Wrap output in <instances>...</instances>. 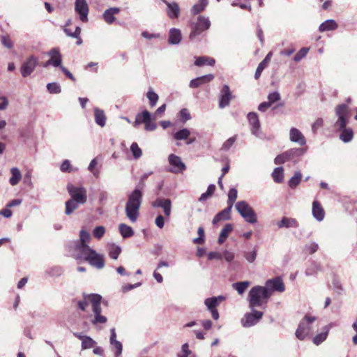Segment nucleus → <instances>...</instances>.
I'll return each mask as SVG.
<instances>
[{
    "label": "nucleus",
    "mask_w": 357,
    "mask_h": 357,
    "mask_svg": "<svg viewBox=\"0 0 357 357\" xmlns=\"http://www.w3.org/2000/svg\"><path fill=\"white\" fill-rule=\"evenodd\" d=\"M75 10L82 22L88 21L89 6L86 0H75Z\"/></svg>",
    "instance_id": "f8f14e48"
},
{
    "label": "nucleus",
    "mask_w": 357,
    "mask_h": 357,
    "mask_svg": "<svg viewBox=\"0 0 357 357\" xmlns=\"http://www.w3.org/2000/svg\"><path fill=\"white\" fill-rule=\"evenodd\" d=\"M182 35L180 29L172 28L169 31L168 43L171 45H178L181 43Z\"/></svg>",
    "instance_id": "4be33fe9"
},
{
    "label": "nucleus",
    "mask_w": 357,
    "mask_h": 357,
    "mask_svg": "<svg viewBox=\"0 0 357 357\" xmlns=\"http://www.w3.org/2000/svg\"><path fill=\"white\" fill-rule=\"evenodd\" d=\"M335 114L337 120L334 123V128L340 131V139L344 143L350 142L354 137V131L351 128H347L349 112L346 105H339L335 108Z\"/></svg>",
    "instance_id": "f257e3e1"
},
{
    "label": "nucleus",
    "mask_w": 357,
    "mask_h": 357,
    "mask_svg": "<svg viewBox=\"0 0 357 357\" xmlns=\"http://www.w3.org/2000/svg\"><path fill=\"white\" fill-rule=\"evenodd\" d=\"M146 97L149 100L150 106L151 107H155L159 98L158 95L153 90L149 89L146 93Z\"/></svg>",
    "instance_id": "c03bdc74"
},
{
    "label": "nucleus",
    "mask_w": 357,
    "mask_h": 357,
    "mask_svg": "<svg viewBox=\"0 0 357 357\" xmlns=\"http://www.w3.org/2000/svg\"><path fill=\"white\" fill-rule=\"evenodd\" d=\"M130 151L132 152L135 159L139 158L142 155V149L139 147L136 142H133L130 146Z\"/></svg>",
    "instance_id": "09e8293b"
},
{
    "label": "nucleus",
    "mask_w": 357,
    "mask_h": 357,
    "mask_svg": "<svg viewBox=\"0 0 357 357\" xmlns=\"http://www.w3.org/2000/svg\"><path fill=\"white\" fill-rule=\"evenodd\" d=\"M272 176L275 182H282L284 178L283 168L282 167H276L272 173Z\"/></svg>",
    "instance_id": "79ce46f5"
},
{
    "label": "nucleus",
    "mask_w": 357,
    "mask_h": 357,
    "mask_svg": "<svg viewBox=\"0 0 357 357\" xmlns=\"http://www.w3.org/2000/svg\"><path fill=\"white\" fill-rule=\"evenodd\" d=\"M98 165V161H97V159L96 158H94L93 159L89 167H88V169L93 173V174L96 176V177H98V170H96L95 169V167H96V165Z\"/></svg>",
    "instance_id": "e2e57ef3"
},
{
    "label": "nucleus",
    "mask_w": 357,
    "mask_h": 357,
    "mask_svg": "<svg viewBox=\"0 0 357 357\" xmlns=\"http://www.w3.org/2000/svg\"><path fill=\"white\" fill-rule=\"evenodd\" d=\"M191 354V351L189 349V346L188 343H185L181 347V353L178 354V357H188V356Z\"/></svg>",
    "instance_id": "13d9d810"
},
{
    "label": "nucleus",
    "mask_w": 357,
    "mask_h": 357,
    "mask_svg": "<svg viewBox=\"0 0 357 357\" xmlns=\"http://www.w3.org/2000/svg\"><path fill=\"white\" fill-rule=\"evenodd\" d=\"M151 117V114L149 111L144 110L141 113H139L136 115L135 120L133 123L134 127H137L139 124L145 123L149 120V118Z\"/></svg>",
    "instance_id": "7c9ffc66"
},
{
    "label": "nucleus",
    "mask_w": 357,
    "mask_h": 357,
    "mask_svg": "<svg viewBox=\"0 0 357 357\" xmlns=\"http://www.w3.org/2000/svg\"><path fill=\"white\" fill-rule=\"evenodd\" d=\"M328 326H325L324 331L321 332L319 334H317L314 338H313V343L316 345H319L321 343H322L327 337L328 334Z\"/></svg>",
    "instance_id": "ea45409f"
},
{
    "label": "nucleus",
    "mask_w": 357,
    "mask_h": 357,
    "mask_svg": "<svg viewBox=\"0 0 357 357\" xmlns=\"http://www.w3.org/2000/svg\"><path fill=\"white\" fill-rule=\"evenodd\" d=\"M265 288L270 291L271 296L274 291L283 292L285 290L284 282L280 277H276L271 280H268L266 282Z\"/></svg>",
    "instance_id": "ddd939ff"
},
{
    "label": "nucleus",
    "mask_w": 357,
    "mask_h": 357,
    "mask_svg": "<svg viewBox=\"0 0 357 357\" xmlns=\"http://www.w3.org/2000/svg\"><path fill=\"white\" fill-rule=\"evenodd\" d=\"M215 59L208 56H199L197 58L195 64L197 66L208 65L213 66L215 64Z\"/></svg>",
    "instance_id": "e433bc0d"
},
{
    "label": "nucleus",
    "mask_w": 357,
    "mask_h": 357,
    "mask_svg": "<svg viewBox=\"0 0 357 357\" xmlns=\"http://www.w3.org/2000/svg\"><path fill=\"white\" fill-rule=\"evenodd\" d=\"M337 22L333 20H327L321 23L319 27V30L321 32L326 31H333L337 28Z\"/></svg>",
    "instance_id": "c756f323"
},
{
    "label": "nucleus",
    "mask_w": 357,
    "mask_h": 357,
    "mask_svg": "<svg viewBox=\"0 0 357 357\" xmlns=\"http://www.w3.org/2000/svg\"><path fill=\"white\" fill-rule=\"evenodd\" d=\"M208 4V0H199L191 8L192 15H197L204 10Z\"/></svg>",
    "instance_id": "4c0bfd02"
},
{
    "label": "nucleus",
    "mask_w": 357,
    "mask_h": 357,
    "mask_svg": "<svg viewBox=\"0 0 357 357\" xmlns=\"http://www.w3.org/2000/svg\"><path fill=\"white\" fill-rule=\"evenodd\" d=\"M289 159L287 158L285 152L278 155L274 160V162L276 165H280L284 163L286 161H289Z\"/></svg>",
    "instance_id": "680f3d73"
},
{
    "label": "nucleus",
    "mask_w": 357,
    "mask_h": 357,
    "mask_svg": "<svg viewBox=\"0 0 357 357\" xmlns=\"http://www.w3.org/2000/svg\"><path fill=\"white\" fill-rule=\"evenodd\" d=\"M82 204L79 202L68 199L66 202L65 213L68 215H70L75 210H76Z\"/></svg>",
    "instance_id": "c9c22d12"
},
{
    "label": "nucleus",
    "mask_w": 357,
    "mask_h": 357,
    "mask_svg": "<svg viewBox=\"0 0 357 357\" xmlns=\"http://www.w3.org/2000/svg\"><path fill=\"white\" fill-rule=\"evenodd\" d=\"M190 135V132L187 128H183L177 132H176L173 137L176 140H184L188 139Z\"/></svg>",
    "instance_id": "58836bf2"
},
{
    "label": "nucleus",
    "mask_w": 357,
    "mask_h": 357,
    "mask_svg": "<svg viewBox=\"0 0 357 357\" xmlns=\"http://www.w3.org/2000/svg\"><path fill=\"white\" fill-rule=\"evenodd\" d=\"M78 259H84L89 264L98 269H102L105 266L104 255L96 252L91 248H82V252L77 254Z\"/></svg>",
    "instance_id": "39448f33"
},
{
    "label": "nucleus",
    "mask_w": 357,
    "mask_h": 357,
    "mask_svg": "<svg viewBox=\"0 0 357 357\" xmlns=\"http://www.w3.org/2000/svg\"><path fill=\"white\" fill-rule=\"evenodd\" d=\"M235 207L238 213L247 222L255 224L257 222L256 213L245 201L238 202Z\"/></svg>",
    "instance_id": "6e6552de"
},
{
    "label": "nucleus",
    "mask_w": 357,
    "mask_h": 357,
    "mask_svg": "<svg viewBox=\"0 0 357 357\" xmlns=\"http://www.w3.org/2000/svg\"><path fill=\"white\" fill-rule=\"evenodd\" d=\"M67 189L70 199L79 202L81 204H85L87 200L86 190L83 187H75L72 184H68Z\"/></svg>",
    "instance_id": "1a4fd4ad"
},
{
    "label": "nucleus",
    "mask_w": 357,
    "mask_h": 357,
    "mask_svg": "<svg viewBox=\"0 0 357 357\" xmlns=\"http://www.w3.org/2000/svg\"><path fill=\"white\" fill-rule=\"evenodd\" d=\"M167 5V14L170 19H175L179 16L180 8L176 2L169 3L166 0H162Z\"/></svg>",
    "instance_id": "aec40b11"
},
{
    "label": "nucleus",
    "mask_w": 357,
    "mask_h": 357,
    "mask_svg": "<svg viewBox=\"0 0 357 357\" xmlns=\"http://www.w3.org/2000/svg\"><path fill=\"white\" fill-rule=\"evenodd\" d=\"M312 215L318 221H321L324 218V211L320 204L317 201H314L312 203Z\"/></svg>",
    "instance_id": "cd10ccee"
},
{
    "label": "nucleus",
    "mask_w": 357,
    "mask_h": 357,
    "mask_svg": "<svg viewBox=\"0 0 357 357\" xmlns=\"http://www.w3.org/2000/svg\"><path fill=\"white\" fill-rule=\"evenodd\" d=\"M302 174L300 172H296L294 176L289 181V185L291 188H296L301 182Z\"/></svg>",
    "instance_id": "49530a36"
},
{
    "label": "nucleus",
    "mask_w": 357,
    "mask_h": 357,
    "mask_svg": "<svg viewBox=\"0 0 357 357\" xmlns=\"http://www.w3.org/2000/svg\"><path fill=\"white\" fill-rule=\"evenodd\" d=\"M214 78L213 75L208 74L196 79H192L190 82V86L191 88H197L202 84L211 81Z\"/></svg>",
    "instance_id": "a878e982"
},
{
    "label": "nucleus",
    "mask_w": 357,
    "mask_h": 357,
    "mask_svg": "<svg viewBox=\"0 0 357 357\" xmlns=\"http://www.w3.org/2000/svg\"><path fill=\"white\" fill-rule=\"evenodd\" d=\"M153 207L162 208L164 214L169 217L171 215L172 201L169 199L157 198L152 204Z\"/></svg>",
    "instance_id": "2eb2a0df"
},
{
    "label": "nucleus",
    "mask_w": 357,
    "mask_h": 357,
    "mask_svg": "<svg viewBox=\"0 0 357 357\" xmlns=\"http://www.w3.org/2000/svg\"><path fill=\"white\" fill-rule=\"evenodd\" d=\"M322 271L323 268L319 262L312 261L306 267L305 275L307 277H317V273Z\"/></svg>",
    "instance_id": "6ab92c4d"
},
{
    "label": "nucleus",
    "mask_w": 357,
    "mask_h": 357,
    "mask_svg": "<svg viewBox=\"0 0 357 357\" xmlns=\"http://www.w3.org/2000/svg\"><path fill=\"white\" fill-rule=\"evenodd\" d=\"M316 317L306 315L301 321L298 328L296 331L295 335L300 340H303L313 333V323L316 321Z\"/></svg>",
    "instance_id": "423d86ee"
},
{
    "label": "nucleus",
    "mask_w": 357,
    "mask_h": 357,
    "mask_svg": "<svg viewBox=\"0 0 357 357\" xmlns=\"http://www.w3.org/2000/svg\"><path fill=\"white\" fill-rule=\"evenodd\" d=\"M278 228H297L298 222L294 218L283 217L282 220L277 222Z\"/></svg>",
    "instance_id": "b1692460"
},
{
    "label": "nucleus",
    "mask_w": 357,
    "mask_h": 357,
    "mask_svg": "<svg viewBox=\"0 0 357 357\" xmlns=\"http://www.w3.org/2000/svg\"><path fill=\"white\" fill-rule=\"evenodd\" d=\"M180 115L183 122H185L188 120H190L191 118V116L188 112V110L185 108L182 109L180 111Z\"/></svg>",
    "instance_id": "338daca9"
},
{
    "label": "nucleus",
    "mask_w": 357,
    "mask_h": 357,
    "mask_svg": "<svg viewBox=\"0 0 357 357\" xmlns=\"http://www.w3.org/2000/svg\"><path fill=\"white\" fill-rule=\"evenodd\" d=\"M236 139V137L234 136L230 138H229L225 143L222 144V146L221 148L223 151H227L229 150L234 144L235 141Z\"/></svg>",
    "instance_id": "4d7b16f0"
},
{
    "label": "nucleus",
    "mask_w": 357,
    "mask_h": 357,
    "mask_svg": "<svg viewBox=\"0 0 357 357\" xmlns=\"http://www.w3.org/2000/svg\"><path fill=\"white\" fill-rule=\"evenodd\" d=\"M1 43L7 48L10 49L13 47V43L8 36H3L1 38Z\"/></svg>",
    "instance_id": "774afa93"
},
{
    "label": "nucleus",
    "mask_w": 357,
    "mask_h": 357,
    "mask_svg": "<svg viewBox=\"0 0 357 357\" xmlns=\"http://www.w3.org/2000/svg\"><path fill=\"white\" fill-rule=\"evenodd\" d=\"M248 119L250 124L252 126V129H251L252 133L254 135L259 137L260 125H259V118H258L257 113L250 112L248 114Z\"/></svg>",
    "instance_id": "412c9836"
},
{
    "label": "nucleus",
    "mask_w": 357,
    "mask_h": 357,
    "mask_svg": "<svg viewBox=\"0 0 357 357\" xmlns=\"http://www.w3.org/2000/svg\"><path fill=\"white\" fill-rule=\"evenodd\" d=\"M250 284V283L248 281L238 282L234 283L232 287L238 291L239 294H243L246 289L249 287Z\"/></svg>",
    "instance_id": "a19ab883"
},
{
    "label": "nucleus",
    "mask_w": 357,
    "mask_h": 357,
    "mask_svg": "<svg viewBox=\"0 0 357 357\" xmlns=\"http://www.w3.org/2000/svg\"><path fill=\"white\" fill-rule=\"evenodd\" d=\"M305 248L307 252H308L310 254H313L317 251L319 245L315 242H310L306 244Z\"/></svg>",
    "instance_id": "052dcab7"
},
{
    "label": "nucleus",
    "mask_w": 357,
    "mask_h": 357,
    "mask_svg": "<svg viewBox=\"0 0 357 357\" xmlns=\"http://www.w3.org/2000/svg\"><path fill=\"white\" fill-rule=\"evenodd\" d=\"M119 230L121 235L124 238H130L134 235L132 228L124 223H121L119 225Z\"/></svg>",
    "instance_id": "473e14b6"
},
{
    "label": "nucleus",
    "mask_w": 357,
    "mask_h": 357,
    "mask_svg": "<svg viewBox=\"0 0 357 357\" xmlns=\"http://www.w3.org/2000/svg\"><path fill=\"white\" fill-rule=\"evenodd\" d=\"M120 13V9L117 7H112L109 9H107L103 13V18L105 21L108 24H112L116 18L114 17L115 15H117Z\"/></svg>",
    "instance_id": "5701e85b"
},
{
    "label": "nucleus",
    "mask_w": 357,
    "mask_h": 357,
    "mask_svg": "<svg viewBox=\"0 0 357 357\" xmlns=\"http://www.w3.org/2000/svg\"><path fill=\"white\" fill-rule=\"evenodd\" d=\"M156 129V124L151 120V116L145 123V130L147 131H153Z\"/></svg>",
    "instance_id": "69168bd1"
},
{
    "label": "nucleus",
    "mask_w": 357,
    "mask_h": 357,
    "mask_svg": "<svg viewBox=\"0 0 357 357\" xmlns=\"http://www.w3.org/2000/svg\"><path fill=\"white\" fill-rule=\"evenodd\" d=\"M94 119L95 122L97 125L101 128L104 127L106 124V115L105 112L98 107H95L94 109Z\"/></svg>",
    "instance_id": "bb28decb"
},
{
    "label": "nucleus",
    "mask_w": 357,
    "mask_h": 357,
    "mask_svg": "<svg viewBox=\"0 0 357 357\" xmlns=\"http://www.w3.org/2000/svg\"><path fill=\"white\" fill-rule=\"evenodd\" d=\"M110 344L112 346L114 349H115V357H119L122 354L123 346L122 344L116 340L114 342H110Z\"/></svg>",
    "instance_id": "603ef678"
},
{
    "label": "nucleus",
    "mask_w": 357,
    "mask_h": 357,
    "mask_svg": "<svg viewBox=\"0 0 357 357\" xmlns=\"http://www.w3.org/2000/svg\"><path fill=\"white\" fill-rule=\"evenodd\" d=\"M204 304L206 305L208 310L215 309L218 305L217 298H215L214 296L206 298L204 301Z\"/></svg>",
    "instance_id": "3c124183"
},
{
    "label": "nucleus",
    "mask_w": 357,
    "mask_h": 357,
    "mask_svg": "<svg viewBox=\"0 0 357 357\" xmlns=\"http://www.w3.org/2000/svg\"><path fill=\"white\" fill-rule=\"evenodd\" d=\"M121 252V248L120 246L116 245L115 244H112L110 245L109 250V255L113 259H117L120 253Z\"/></svg>",
    "instance_id": "37998d69"
},
{
    "label": "nucleus",
    "mask_w": 357,
    "mask_h": 357,
    "mask_svg": "<svg viewBox=\"0 0 357 357\" xmlns=\"http://www.w3.org/2000/svg\"><path fill=\"white\" fill-rule=\"evenodd\" d=\"M231 93L228 85H224L220 95L219 107L220 108H225L229 105L231 99Z\"/></svg>",
    "instance_id": "f3484780"
},
{
    "label": "nucleus",
    "mask_w": 357,
    "mask_h": 357,
    "mask_svg": "<svg viewBox=\"0 0 357 357\" xmlns=\"http://www.w3.org/2000/svg\"><path fill=\"white\" fill-rule=\"evenodd\" d=\"M243 256L248 262L253 263L257 257V250L255 249L252 252H245Z\"/></svg>",
    "instance_id": "5fc2aeb1"
},
{
    "label": "nucleus",
    "mask_w": 357,
    "mask_h": 357,
    "mask_svg": "<svg viewBox=\"0 0 357 357\" xmlns=\"http://www.w3.org/2000/svg\"><path fill=\"white\" fill-rule=\"evenodd\" d=\"M12 176L10 177L9 182L11 185H16L22 178V174L20 169L17 167H13L10 169Z\"/></svg>",
    "instance_id": "f704fd0d"
},
{
    "label": "nucleus",
    "mask_w": 357,
    "mask_h": 357,
    "mask_svg": "<svg viewBox=\"0 0 357 357\" xmlns=\"http://www.w3.org/2000/svg\"><path fill=\"white\" fill-rule=\"evenodd\" d=\"M38 64V59L34 55H31L22 63L20 68V72L23 77L29 76L35 70Z\"/></svg>",
    "instance_id": "9b49d317"
},
{
    "label": "nucleus",
    "mask_w": 357,
    "mask_h": 357,
    "mask_svg": "<svg viewBox=\"0 0 357 357\" xmlns=\"http://www.w3.org/2000/svg\"><path fill=\"white\" fill-rule=\"evenodd\" d=\"M231 211V206L230 207L227 206L226 208H225L224 210H222V211L219 212L218 213H217L215 215V217L213 219L212 223L213 225H215V224H217L218 222H219L221 220H230V218H231V215H230Z\"/></svg>",
    "instance_id": "393cba45"
},
{
    "label": "nucleus",
    "mask_w": 357,
    "mask_h": 357,
    "mask_svg": "<svg viewBox=\"0 0 357 357\" xmlns=\"http://www.w3.org/2000/svg\"><path fill=\"white\" fill-rule=\"evenodd\" d=\"M252 312L246 313L241 319L243 327L248 328L257 324L263 317L264 313L253 308Z\"/></svg>",
    "instance_id": "9d476101"
},
{
    "label": "nucleus",
    "mask_w": 357,
    "mask_h": 357,
    "mask_svg": "<svg viewBox=\"0 0 357 357\" xmlns=\"http://www.w3.org/2000/svg\"><path fill=\"white\" fill-rule=\"evenodd\" d=\"M102 297L98 294H90L87 296H84L83 300L78 301V307L79 308L84 311L86 310V307L91 304L92 311L94 313V317L91 319V321L93 324H105L106 323L107 319L106 317L101 315V302Z\"/></svg>",
    "instance_id": "f03ea898"
},
{
    "label": "nucleus",
    "mask_w": 357,
    "mask_h": 357,
    "mask_svg": "<svg viewBox=\"0 0 357 357\" xmlns=\"http://www.w3.org/2000/svg\"><path fill=\"white\" fill-rule=\"evenodd\" d=\"M105 232V229L103 226L96 227L93 231V236L98 239L101 238Z\"/></svg>",
    "instance_id": "bf43d9fd"
},
{
    "label": "nucleus",
    "mask_w": 357,
    "mask_h": 357,
    "mask_svg": "<svg viewBox=\"0 0 357 357\" xmlns=\"http://www.w3.org/2000/svg\"><path fill=\"white\" fill-rule=\"evenodd\" d=\"M309 49L307 47L301 48L294 56V60L296 62L300 61L302 59H303L307 54Z\"/></svg>",
    "instance_id": "864d4df0"
},
{
    "label": "nucleus",
    "mask_w": 357,
    "mask_h": 357,
    "mask_svg": "<svg viewBox=\"0 0 357 357\" xmlns=\"http://www.w3.org/2000/svg\"><path fill=\"white\" fill-rule=\"evenodd\" d=\"M211 26V22L209 18L203 15H199L197 17V22L191 24V32L189 38L191 40L197 39L201 33L208 30Z\"/></svg>",
    "instance_id": "0eeeda50"
},
{
    "label": "nucleus",
    "mask_w": 357,
    "mask_h": 357,
    "mask_svg": "<svg viewBox=\"0 0 357 357\" xmlns=\"http://www.w3.org/2000/svg\"><path fill=\"white\" fill-rule=\"evenodd\" d=\"M268 102L272 105L280 100V95L278 92H273L268 96Z\"/></svg>",
    "instance_id": "0e129e2a"
},
{
    "label": "nucleus",
    "mask_w": 357,
    "mask_h": 357,
    "mask_svg": "<svg viewBox=\"0 0 357 357\" xmlns=\"http://www.w3.org/2000/svg\"><path fill=\"white\" fill-rule=\"evenodd\" d=\"M142 201V192L139 189L134 190L128 197L125 212L131 222H135L139 215V208Z\"/></svg>",
    "instance_id": "7ed1b4c3"
},
{
    "label": "nucleus",
    "mask_w": 357,
    "mask_h": 357,
    "mask_svg": "<svg viewBox=\"0 0 357 357\" xmlns=\"http://www.w3.org/2000/svg\"><path fill=\"white\" fill-rule=\"evenodd\" d=\"M96 342L90 337L87 336L82 342V349H91L95 346Z\"/></svg>",
    "instance_id": "de8ad7c7"
},
{
    "label": "nucleus",
    "mask_w": 357,
    "mask_h": 357,
    "mask_svg": "<svg viewBox=\"0 0 357 357\" xmlns=\"http://www.w3.org/2000/svg\"><path fill=\"white\" fill-rule=\"evenodd\" d=\"M60 169L63 172H71L77 170V169H73L70 162L68 160H65L61 165Z\"/></svg>",
    "instance_id": "6e6d98bb"
},
{
    "label": "nucleus",
    "mask_w": 357,
    "mask_h": 357,
    "mask_svg": "<svg viewBox=\"0 0 357 357\" xmlns=\"http://www.w3.org/2000/svg\"><path fill=\"white\" fill-rule=\"evenodd\" d=\"M47 89L50 93L58 94L61 91L60 85L56 82L47 84Z\"/></svg>",
    "instance_id": "8fccbe9b"
},
{
    "label": "nucleus",
    "mask_w": 357,
    "mask_h": 357,
    "mask_svg": "<svg viewBox=\"0 0 357 357\" xmlns=\"http://www.w3.org/2000/svg\"><path fill=\"white\" fill-rule=\"evenodd\" d=\"M237 197H238L237 190L236 188L230 189V190L229 191V193H228V200H227V204H228L229 207L231 206V208H232L234 203L236 200Z\"/></svg>",
    "instance_id": "a18cd8bd"
},
{
    "label": "nucleus",
    "mask_w": 357,
    "mask_h": 357,
    "mask_svg": "<svg viewBox=\"0 0 357 357\" xmlns=\"http://www.w3.org/2000/svg\"><path fill=\"white\" fill-rule=\"evenodd\" d=\"M271 296V293L267 288L259 285L253 287L248 295L250 309L253 310V308L257 307H263L267 303Z\"/></svg>",
    "instance_id": "20e7f679"
},
{
    "label": "nucleus",
    "mask_w": 357,
    "mask_h": 357,
    "mask_svg": "<svg viewBox=\"0 0 357 357\" xmlns=\"http://www.w3.org/2000/svg\"><path fill=\"white\" fill-rule=\"evenodd\" d=\"M271 56L272 52H271L266 56L265 59L258 65L255 74V78L256 79H259V77L261 76V72L266 68L268 63L270 61Z\"/></svg>",
    "instance_id": "2f4dec72"
},
{
    "label": "nucleus",
    "mask_w": 357,
    "mask_h": 357,
    "mask_svg": "<svg viewBox=\"0 0 357 357\" xmlns=\"http://www.w3.org/2000/svg\"><path fill=\"white\" fill-rule=\"evenodd\" d=\"M289 139L291 142L298 144L299 145H305L306 139L302 132L297 128H291L289 131Z\"/></svg>",
    "instance_id": "a211bd4d"
},
{
    "label": "nucleus",
    "mask_w": 357,
    "mask_h": 357,
    "mask_svg": "<svg viewBox=\"0 0 357 357\" xmlns=\"http://www.w3.org/2000/svg\"><path fill=\"white\" fill-rule=\"evenodd\" d=\"M304 153L305 150L302 148L291 149L285 151V153L287 158L289 159V160H294L296 162L297 161L299 157L304 154Z\"/></svg>",
    "instance_id": "c85d7f7f"
},
{
    "label": "nucleus",
    "mask_w": 357,
    "mask_h": 357,
    "mask_svg": "<svg viewBox=\"0 0 357 357\" xmlns=\"http://www.w3.org/2000/svg\"><path fill=\"white\" fill-rule=\"evenodd\" d=\"M233 230V225L231 223H227L225 225L223 229L221 230L220 236L218 238V243L220 244L223 243L226 238L228 237L229 233Z\"/></svg>",
    "instance_id": "72a5a7b5"
},
{
    "label": "nucleus",
    "mask_w": 357,
    "mask_h": 357,
    "mask_svg": "<svg viewBox=\"0 0 357 357\" xmlns=\"http://www.w3.org/2000/svg\"><path fill=\"white\" fill-rule=\"evenodd\" d=\"M169 163L172 166L169 169L170 172L178 173L182 172L186 169L185 165L182 162L181 158L174 154H170L168 157Z\"/></svg>",
    "instance_id": "4468645a"
},
{
    "label": "nucleus",
    "mask_w": 357,
    "mask_h": 357,
    "mask_svg": "<svg viewBox=\"0 0 357 357\" xmlns=\"http://www.w3.org/2000/svg\"><path fill=\"white\" fill-rule=\"evenodd\" d=\"M91 240V236L89 232L85 230H81L79 234V242H77L75 244V250L77 254L82 252V248L86 247L90 248L87 243Z\"/></svg>",
    "instance_id": "dca6fc26"
}]
</instances>
